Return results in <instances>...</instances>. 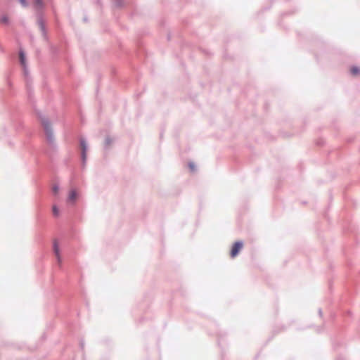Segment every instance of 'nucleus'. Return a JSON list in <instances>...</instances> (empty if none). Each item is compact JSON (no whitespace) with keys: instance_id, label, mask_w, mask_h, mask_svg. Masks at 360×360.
I'll list each match as a JSON object with an SVG mask.
<instances>
[{"instance_id":"1","label":"nucleus","mask_w":360,"mask_h":360,"mask_svg":"<svg viewBox=\"0 0 360 360\" xmlns=\"http://www.w3.org/2000/svg\"><path fill=\"white\" fill-rule=\"evenodd\" d=\"M243 243L240 241H237L235 243H233L231 250V252H230L231 257L233 258L236 257L238 255V252H240V250L243 248Z\"/></svg>"},{"instance_id":"2","label":"nucleus","mask_w":360,"mask_h":360,"mask_svg":"<svg viewBox=\"0 0 360 360\" xmlns=\"http://www.w3.org/2000/svg\"><path fill=\"white\" fill-rule=\"evenodd\" d=\"M41 124L44 127L48 139L51 141L52 139V133L49 121L47 119L43 118L41 119Z\"/></svg>"},{"instance_id":"3","label":"nucleus","mask_w":360,"mask_h":360,"mask_svg":"<svg viewBox=\"0 0 360 360\" xmlns=\"http://www.w3.org/2000/svg\"><path fill=\"white\" fill-rule=\"evenodd\" d=\"M53 250H54L56 257H57L58 263L60 264L61 262H62L61 261V256H60V254L59 246H58V243L56 241H55L54 243H53Z\"/></svg>"},{"instance_id":"4","label":"nucleus","mask_w":360,"mask_h":360,"mask_svg":"<svg viewBox=\"0 0 360 360\" xmlns=\"http://www.w3.org/2000/svg\"><path fill=\"white\" fill-rule=\"evenodd\" d=\"M53 250H54L56 257H57L58 263L60 264L61 262H62L61 261V256H60V254L59 246H58V243L56 241H55L54 243H53Z\"/></svg>"},{"instance_id":"5","label":"nucleus","mask_w":360,"mask_h":360,"mask_svg":"<svg viewBox=\"0 0 360 360\" xmlns=\"http://www.w3.org/2000/svg\"><path fill=\"white\" fill-rule=\"evenodd\" d=\"M80 146L82 148V159L84 161L86 159V145L84 140H81L80 141Z\"/></svg>"},{"instance_id":"6","label":"nucleus","mask_w":360,"mask_h":360,"mask_svg":"<svg viewBox=\"0 0 360 360\" xmlns=\"http://www.w3.org/2000/svg\"><path fill=\"white\" fill-rule=\"evenodd\" d=\"M77 198V194L75 190H72L70 191L69 196H68V201L70 202H75Z\"/></svg>"},{"instance_id":"7","label":"nucleus","mask_w":360,"mask_h":360,"mask_svg":"<svg viewBox=\"0 0 360 360\" xmlns=\"http://www.w3.org/2000/svg\"><path fill=\"white\" fill-rule=\"evenodd\" d=\"M351 74L356 76L359 74L360 70L358 67L354 66L350 69Z\"/></svg>"},{"instance_id":"8","label":"nucleus","mask_w":360,"mask_h":360,"mask_svg":"<svg viewBox=\"0 0 360 360\" xmlns=\"http://www.w3.org/2000/svg\"><path fill=\"white\" fill-rule=\"evenodd\" d=\"M20 60L22 65H25V56L22 51L20 52Z\"/></svg>"},{"instance_id":"9","label":"nucleus","mask_w":360,"mask_h":360,"mask_svg":"<svg viewBox=\"0 0 360 360\" xmlns=\"http://www.w3.org/2000/svg\"><path fill=\"white\" fill-rule=\"evenodd\" d=\"M52 211H53V214L54 216H56V217L58 216L59 210L58 209V207L56 205L53 206Z\"/></svg>"},{"instance_id":"10","label":"nucleus","mask_w":360,"mask_h":360,"mask_svg":"<svg viewBox=\"0 0 360 360\" xmlns=\"http://www.w3.org/2000/svg\"><path fill=\"white\" fill-rule=\"evenodd\" d=\"M1 22L3 24H7L8 22V17L7 15H4L1 18Z\"/></svg>"},{"instance_id":"11","label":"nucleus","mask_w":360,"mask_h":360,"mask_svg":"<svg viewBox=\"0 0 360 360\" xmlns=\"http://www.w3.org/2000/svg\"><path fill=\"white\" fill-rule=\"evenodd\" d=\"M59 188L58 186H54L53 187V191L55 194H56L58 192Z\"/></svg>"},{"instance_id":"12","label":"nucleus","mask_w":360,"mask_h":360,"mask_svg":"<svg viewBox=\"0 0 360 360\" xmlns=\"http://www.w3.org/2000/svg\"><path fill=\"white\" fill-rule=\"evenodd\" d=\"M34 4L37 6H41L42 5V2L41 0H34Z\"/></svg>"},{"instance_id":"13","label":"nucleus","mask_w":360,"mask_h":360,"mask_svg":"<svg viewBox=\"0 0 360 360\" xmlns=\"http://www.w3.org/2000/svg\"><path fill=\"white\" fill-rule=\"evenodd\" d=\"M20 4L23 6H27V1L26 0H19Z\"/></svg>"},{"instance_id":"14","label":"nucleus","mask_w":360,"mask_h":360,"mask_svg":"<svg viewBox=\"0 0 360 360\" xmlns=\"http://www.w3.org/2000/svg\"><path fill=\"white\" fill-rule=\"evenodd\" d=\"M188 166H189V167H190L191 171H194V167H194V164L193 163H189Z\"/></svg>"}]
</instances>
